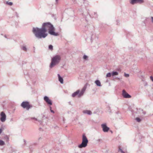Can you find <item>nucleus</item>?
<instances>
[{
  "mask_svg": "<svg viewBox=\"0 0 153 153\" xmlns=\"http://www.w3.org/2000/svg\"><path fill=\"white\" fill-rule=\"evenodd\" d=\"M47 30H48L49 33L51 35L56 36L59 35L58 33L54 31V28L50 22L43 23L41 28L36 27H33V34L38 39L45 38L48 35V34L46 33Z\"/></svg>",
  "mask_w": 153,
  "mask_h": 153,
  "instance_id": "f257e3e1",
  "label": "nucleus"
},
{
  "mask_svg": "<svg viewBox=\"0 0 153 153\" xmlns=\"http://www.w3.org/2000/svg\"><path fill=\"white\" fill-rule=\"evenodd\" d=\"M61 57L60 55H56L53 56L51 59V62L49 67L51 68L58 64L60 61Z\"/></svg>",
  "mask_w": 153,
  "mask_h": 153,
  "instance_id": "f03ea898",
  "label": "nucleus"
},
{
  "mask_svg": "<svg viewBox=\"0 0 153 153\" xmlns=\"http://www.w3.org/2000/svg\"><path fill=\"white\" fill-rule=\"evenodd\" d=\"M87 88V86L85 85L82 88L80 92L79 90H78L76 92L74 93L72 95V96L73 97H74L76 95H78V97H80L82 96L85 92L86 88Z\"/></svg>",
  "mask_w": 153,
  "mask_h": 153,
  "instance_id": "7ed1b4c3",
  "label": "nucleus"
},
{
  "mask_svg": "<svg viewBox=\"0 0 153 153\" xmlns=\"http://www.w3.org/2000/svg\"><path fill=\"white\" fill-rule=\"evenodd\" d=\"M88 140L85 134H83L82 136V143L78 145V147L80 148L85 147L87 145Z\"/></svg>",
  "mask_w": 153,
  "mask_h": 153,
  "instance_id": "20e7f679",
  "label": "nucleus"
},
{
  "mask_svg": "<svg viewBox=\"0 0 153 153\" xmlns=\"http://www.w3.org/2000/svg\"><path fill=\"white\" fill-rule=\"evenodd\" d=\"M21 106L23 108H26V110H28L30 108L32 107V106L30 105L27 101H24L21 104Z\"/></svg>",
  "mask_w": 153,
  "mask_h": 153,
  "instance_id": "39448f33",
  "label": "nucleus"
},
{
  "mask_svg": "<svg viewBox=\"0 0 153 153\" xmlns=\"http://www.w3.org/2000/svg\"><path fill=\"white\" fill-rule=\"evenodd\" d=\"M143 2V0H131L130 1V3L132 4L137 3L141 4Z\"/></svg>",
  "mask_w": 153,
  "mask_h": 153,
  "instance_id": "423d86ee",
  "label": "nucleus"
},
{
  "mask_svg": "<svg viewBox=\"0 0 153 153\" xmlns=\"http://www.w3.org/2000/svg\"><path fill=\"white\" fill-rule=\"evenodd\" d=\"M1 121L2 122H4L6 120V115L5 113L3 112H1L0 114Z\"/></svg>",
  "mask_w": 153,
  "mask_h": 153,
  "instance_id": "0eeeda50",
  "label": "nucleus"
},
{
  "mask_svg": "<svg viewBox=\"0 0 153 153\" xmlns=\"http://www.w3.org/2000/svg\"><path fill=\"white\" fill-rule=\"evenodd\" d=\"M43 99L48 105H52V102L51 100L47 96H44Z\"/></svg>",
  "mask_w": 153,
  "mask_h": 153,
  "instance_id": "6e6552de",
  "label": "nucleus"
},
{
  "mask_svg": "<svg viewBox=\"0 0 153 153\" xmlns=\"http://www.w3.org/2000/svg\"><path fill=\"white\" fill-rule=\"evenodd\" d=\"M101 126L103 131L105 132H107L109 129V128L107 126L106 123L102 124Z\"/></svg>",
  "mask_w": 153,
  "mask_h": 153,
  "instance_id": "1a4fd4ad",
  "label": "nucleus"
},
{
  "mask_svg": "<svg viewBox=\"0 0 153 153\" xmlns=\"http://www.w3.org/2000/svg\"><path fill=\"white\" fill-rule=\"evenodd\" d=\"M122 92V95L124 98H130L131 97V96L127 93L124 90H123Z\"/></svg>",
  "mask_w": 153,
  "mask_h": 153,
  "instance_id": "9d476101",
  "label": "nucleus"
},
{
  "mask_svg": "<svg viewBox=\"0 0 153 153\" xmlns=\"http://www.w3.org/2000/svg\"><path fill=\"white\" fill-rule=\"evenodd\" d=\"M57 76L58 77L59 81L61 84H63V78L60 76V74H57Z\"/></svg>",
  "mask_w": 153,
  "mask_h": 153,
  "instance_id": "9b49d317",
  "label": "nucleus"
},
{
  "mask_svg": "<svg viewBox=\"0 0 153 153\" xmlns=\"http://www.w3.org/2000/svg\"><path fill=\"white\" fill-rule=\"evenodd\" d=\"M83 112L84 113L87 114L88 115H91L92 114L91 112L90 111L88 110H85L83 111Z\"/></svg>",
  "mask_w": 153,
  "mask_h": 153,
  "instance_id": "f8f14e48",
  "label": "nucleus"
},
{
  "mask_svg": "<svg viewBox=\"0 0 153 153\" xmlns=\"http://www.w3.org/2000/svg\"><path fill=\"white\" fill-rule=\"evenodd\" d=\"M95 83L98 86L100 87L101 86L100 82L98 80H96L95 81Z\"/></svg>",
  "mask_w": 153,
  "mask_h": 153,
  "instance_id": "ddd939ff",
  "label": "nucleus"
},
{
  "mask_svg": "<svg viewBox=\"0 0 153 153\" xmlns=\"http://www.w3.org/2000/svg\"><path fill=\"white\" fill-rule=\"evenodd\" d=\"M27 119L29 120H35L37 121L39 123L41 122V121L38 120L35 117H30L27 118Z\"/></svg>",
  "mask_w": 153,
  "mask_h": 153,
  "instance_id": "4468645a",
  "label": "nucleus"
},
{
  "mask_svg": "<svg viewBox=\"0 0 153 153\" xmlns=\"http://www.w3.org/2000/svg\"><path fill=\"white\" fill-rule=\"evenodd\" d=\"M139 112L140 113H143L144 115H145L146 114L145 111H143V110L140 109H139Z\"/></svg>",
  "mask_w": 153,
  "mask_h": 153,
  "instance_id": "2eb2a0df",
  "label": "nucleus"
},
{
  "mask_svg": "<svg viewBox=\"0 0 153 153\" xmlns=\"http://www.w3.org/2000/svg\"><path fill=\"white\" fill-rule=\"evenodd\" d=\"M118 74V73L117 71H113L112 73V75L113 76L115 75H117Z\"/></svg>",
  "mask_w": 153,
  "mask_h": 153,
  "instance_id": "dca6fc26",
  "label": "nucleus"
},
{
  "mask_svg": "<svg viewBox=\"0 0 153 153\" xmlns=\"http://www.w3.org/2000/svg\"><path fill=\"white\" fill-rule=\"evenodd\" d=\"M119 152H120L121 153H125V152L123 151V150L120 148V147H119V149L118 150Z\"/></svg>",
  "mask_w": 153,
  "mask_h": 153,
  "instance_id": "f3484780",
  "label": "nucleus"
},
{
  "mask_svg": "<svg viewBox=\"0 0 153 153\" xmlns=\"http://www.w3.org/2000/svg\"><path fill=\"white\" fill-rule=\"evenodd\" d=\"M22 49L24 51H27V48L26 46H22L21 47Z\"/></svg>",
  "mask_w": 153,
  "mask_h": 153,
  "instance_id": "a211bd4d",
  "label": "nucleus"
},
{
  "mask_svg": "<svg viewBox=\"0 0 153 153\" xmlns=\"http://www.w3.org/2000/svg\"><path fill=\"white\" fill-rule=\"evenodd\" d=\"M83 58L85 60H88V57L86 55H84L83 56Z\"/></svg>",
  "mask_w": 153,
  "mask_h": 153,
  "instance_id": "6ab92c4d",
  "label": "nucleus"
},
{
  "mask_svg": "<svg viewBox=\"0 0 153 153\" xmlns=\"http://www.w3.org/2000/svg\"><path fill=\"white\" fill-rule=\"evenodd\" d=\"M5 144V143L3 140H0V145L3 146Z\"/></svg>",
  "mask_w": 153,
  "mask_h": 153,
  "instance_id": "aec40b11",
  "label": "nucleus"
},
{
  "mask_svg": "<svg viewBox=\"0 0 153 153\" xmlns=\"http://www.w3.org/2000/svg\"><path fill=\"white\" fill-rule=\"evenodd\" d=\"M135 120L137 121V122H140L141 121V119L138 117L136 118L135 119Z\"/></svg>",
  "mask_w": 153,
  "mask_h": 153,
  "instance_id": "412c9836",
  "label": "nucleus"
},
{
  "mask_svg": "<svg viewBox=\"0 0 153 153\" xmlns=\"http://www.w3.org/2000/svg\"><path fill=\"white\" fill-rule=\"evenodd\" d=\"M48 48L50 50H53V46L52 45H50L49 46Z\"/></svg>",
  "mask_w": 153,
  "mask_h": 153,
  "instance_id": "4be33fe9",
  "label": "nucleus"
},
{
  "mask_svg": "<svg viewBox=\"0 0 153 153\" xmlns=\"http://www.w3.org/2000/svg\"><path fill=\"white\" fill-rule=\"evenodd\" d=\"M111 76V73H108L106 75V77H110Z\"/></svg>",
  "mask_w": 153,
  "mask_h": 153,
  "instance_id": "5701e85b",
  "label": "nucleus"
},
{
  "mask_svg": "<svg viewBox=\"0 0 153 153\" xmlns=\"http://www.w3.org/2000/svg\"><path fill=\"white\" fill-rule=\"evenodd\" d=\"M124 76L126 77H128L129 76V75L128 74H126V73H124Z\"/></svg>",
  "mask_w": 153,
  "mask_h": 153,
  "instance_id": "b1692460",
  "label": "nucleus"
},
{
  "mask_svg": "<svg viewBox=\"0 0 153 153\" xmlns=\"http://www.w3.org/2000/svg\"><path fill=\"white\" fill-rule=\"evenodd\" d=\"M7 3L8 5H9L10 6H11V5H12V4H13V3L12 2H7Z\"/></svg>",
  "mask_w": 153,
  "mask_h": 153,
  "instance_id": "393cba45",
  "label": "nucleus"
},
{
  "mask_svg": "<svg viewBox=\"0 0 153 153\" xmlns=\"http://www.w3.org/2000/svg\"><path fill=\"white\" fill-rule=\"evenodd\" d=\"M94 17H95L96 18V17H97V13L96 12H94Z\"/></svg>",
  "mask_w": 153,
  "mask_h": 153,
  "instance_id": "a878e982",
  "label": "nucleus"
},
{
  "mask_svg": "<svg viewBox=\"0 0 153 153\" xmlns=\"http://www.w3.org/2000/svg\"><path fill=\"white\" fill-rule=\"evenodd\" d=\"M150 79H151V80L153 82V76H150Z\"/></svg>",
  "mask_w": 153,
  "mask_h": 153,
  "instance_id": "bb28decb",
  "label": "nucleus"
},
{
  "mask_svg": "<svg viewBox=\"0 0 153 153\" xmlns=\"http://www.w3.org/2000/svg\"><path fill=\"white\" fill-rule=\"evenodd\" d=\"M151 22L153 23V17L151 16Z\"/></svg>",
  "mask_w": 153,
  "mask_h": 153,
  "instance_id": "cd10ccee",
  "label": "nucleus"
},
{
  "mask_svg": "<svg viewBox=\"0 0 153 153\" xmlns=\"http://www.w3.org/2000/svg\"><path fill=\"white\" fill-rule=\"evenodd\" d=\"M50 111L52 113H54V111L53 110H52L51 109Z\"/></svg>",
  "mask_w": 153,
  "mask_h": 153,
  "instance_id": "c85d7f7f",
  "label": "nucleus"
},
{
  "mask_svg": "<svg viewBox=\"0 0 153 153\" xmlns=\"http://www.w3.org/2000/svg\"><path fill=\"white\" fill-rule=\"evenodd\" d=\"M2 131V129L1 128H0V134L1 133Z\"/></svg>",
  "mask_w": 153,
  "mask_h": 153,
  "instance_id": "c756f323",
  "label": "nucleus"
},
{
  "mask_svg": "<svg viewBox=\"0 0 153 153\" xmlns=\"http://www.w3.org/2000/svg\"><path fill=\"white\" fill-rule=\"evenodd\" d=\"M101 140H101V139H98V140H97V141H98V142H100V141H101Z\"/></svg>",
  "mask_w": 153,
  "mask_h": 153,
  "instance_id": "7c9ffc66",
  "label": "nucleus"
},
{
  "mask_svg": "<svg viewBox=\"0 0 153 153\" xmlns=\"http://www.w3.org/2000/svg\"><path fill=\"white\" fill-rule=\"evenodd\" d=\"M23 141H24V142L25 143H25H26V141L25 140H23Z\"/></svg>",
  "mask_w": 153,
  "mask_h": 153,
  "instance_id": "2f4dec72",
  "label": "nucleus"
},
{
  "mask_svg": "<svg viewBox=\"0 0 153 153\" xmlns=\"http://www.w3.org/2000/svg\"><path fill=\"white\" fill-rule=\"evenodd\" d=\"M58 0H55V1L56 3H57Z\"/></svg>",
  "mask_w": 153,
  "mask_h": 153,
  "instance_id": "473e14b6",
  "label": "nucleus"
},
{
  "mask_svg": "<svg viewBox=\"0 0 153 153\" xmlns=\"http://www.w3.org/2000/svg\"><path fill=\"white\" fill-rule=\"evenodd\" d=\"M16 16L17 17H18V14H17V13H16Z\"/></svg>",
  "mask_w": 153,
  "mask_h": 153,
  "instance_id": "72a5a7b5",
  "label": "nucleus"
},
{
  "mask_svg": "<svg viewBox=\"0 0 153 153\" xmlns=\"http://www.w3.org/2000/svg\"><path fill=\"white\" fill-rule=\"evenodd\" d=\"M33 48H34V52H35V47H33Z\"/></svg>",
  "mask_w": 153,
  "mask_h": 153,
  "instance_id": "f704fd0d",
  "label": "nucleus"
},
{
  "mask_svg": "<svg viewBox=\"0 0 153 153\" xmlns=\"http://www.w3.org/2000/svg\"><path fill=\"white\" fill-rule=\"evenodd\" d=\"M4 37H5L6 38H7V37H6V35H4Z\"/></svg>",
  "mask_w": 153,
  "mask_h": 153,
  "instance_id": "c9c22d12",
  "label": "nucleus"
},
{
  "mask_svg": "<svg viewBox=\"0 0 153 153\" xmlns=\"http://www.w3.org/2000/svg\"><path fill=\"white\" fill-rule=\"evenodd\" d=\"M50 109H51V106L50 107Z\"/></svg>",
  "mask_w": 153,
  "mask_h": 153,
  "instance_id": "e433bc0d",
  "label": "nucleus"
},
{
  "mask_svg": "<svg viewBox=\"0 0 153 153\" xmlns=\"http://www.w3.org/2000/svg\"><path fill=\"white\" fill-rule=\"evenodd\" d=\"M117 78L118 79H120V78Z\"/></svg>",
  "mask_w": 153,
  "mask_h": 153,
  "instance_id": "4c0bfd02",
  "label": "nucleus"
},
{
  "mask_svg": "<svg viewBox=\"0 0 153 153\" xmlns=\"http://www.w3.org/2000/svg\"><path fill=\"white\" fill-rule=\"evenodd\" d=\"M7 139L8 140V139H9V138L8 137H7Z\"/></svg>",
  "mask_w": 153,
  "mask_h": 153,
  "instance_id": "58836bf2",
  "label": "nucleus"
}]
</instances>
